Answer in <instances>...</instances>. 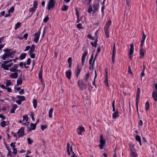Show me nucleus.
<instances>
[{
	"instance_id": "37998d69",
	"label": "nucleus",
	"mask_w": 157,
	"mask_h": 157,
	"mask_svg": "<svg viewBox=\"0 0 157 157\" xmlns=\"http://www.w3.org/2000/svg\"><path fill=\"white\" fill-rule=\"evenodd\" d=\"M23 117V121L25 120L27 123H29V122H28V118L27 116L24 115Z\"/></svg>"
},
{
	"instance_id": "5701e85b",
	"label": "nucleus",
	"mask_w": 157,
	"mask_h": 157,
	"mask_svg": "<svg viewBox=\"0 0 157 157\" xmlns=\"http://www.w3.org/2000/svg\"><path fill=\"white\" fill-rule=\"evenodd\" d=\"M100 140L99 141L100 144H105V140L104 139V137L102 135H101L100 136Z\"/></svg>"
},
{
	"instance_id": "6ab92c4d",
	"label": "nucleus",
	"mask_w": 157,
	"mask_h": 157,
	"mask_svg": "<svg viewBox=\"0 0 157 157\" xmlns=\"http://www.w3.org/2000/svg\"><path fill=\"white\" fill-rule=\"evenodd\" d=\"M131 151V156L132 157H137V155L136 154V151L135 149L132 150L130 151Z\"/></svg>"
},
{
	"instance_id": "2f4dec72",
	"label": "nucleus",
	"mask_w": 157,
	"mask_h": 157,
	"mask_svg": "<svg viewBox=\"0 0 157 157\" xmlns=\"http://www.w3.org/2000/svg\"><path fill=\"white\" fill-rule=\"evenodd\" d=\"M104 82L105 83V85L107 87L109 86V84L108 83V77H105V79L104 81Z\"/></svg>"
},
{
	"instance_id": "e2e57ef3",
	"label": "nucleus",
	"mask_w": 157,
	"mask_h": 157,
	"mask_svg": "<svg viewBox=\"0 0 157 157\" xmlns=\"http://www.w3.org/2000/svg\"><path fill=\"white\" fill-rule=\"evenodd\" d=\"M31 59L30 58L28 59L27 61V64L28 65H29L31 63Z\"/></svg>"
},
{
	"instance_id": "5fc2aeb1",
	"label": "nucleus",
	"mask_w": 157,
	"mask_h": 157,
	"mask_svg": "<svg viewBox=\"0 0 157 157\" xmlns=\"http://www.w3.org/2000/svg\"><path fill=\"white\" fill-rule=\"evenodd\" d=\"M136 140L138 142L141 140L140 137L138 135H137L136 136Z\"/></svg>"
},
{
	"instance_id": "f704fd0d",
	"label": "nucleus",
	"mask_w": 157,
	"mask_h": 157,
	"mask_svg": "<svg viewBox=\"0 0 157 157\" xmlns=\"http://www.w3.org/2000/svg\"><path fill=\"white\" fill-rule=\"evenodd\" d=\"M21 25V23L20 22H18L17 24L15 25V30H17L18 28L20 27Z\"/></svg>"
},
{
	"instance_id": "09e8293b",
	"label": "nucleus",
	"mask_w": 157,
	"mask_h": 157,
	"mask_svg": "<svg viewBox=\"0 0 157 157\" xmlns=\"http://www.w3.org/2000/svg\"><path fill=\"white\" fill-rule=\"evenodd\" d=\"M28 54L29 55L30 57L32 59H34L35 57V55L33 53H31V54L28 53Z\"/></svg>"
},
{
	"instance_id": "4468645a",
	"label": "nucleus",
	"mask_w": 157,
	"mask_h": 157,
	"mask_svg": "<svg viewBox=\"0 0 157 157\" xmlns=\"http://www.w3.org/2000/svg\"><path fill=\"white\" fill-rule=\"evenodd\" d=\"M146 37V35H145L144 33V32H143V35L142 36V39L141 41V44L140 46L141 47H143L144 45V40L145 39Z\"/></svg>"
},
{
	"instance_id": "412c9836",
	"label": "nucleus",
	"mask_w": 157,
	"mask_h": 157,
	"mask_svg": "<svg viewBox=\"0 0 157 157\" xmlns=\"http://www.w3.org/2000/svg\"><path fill=\"white\" fill-rule=\"evenodd\" d=\"M81 69L80 68H79V66L78 65L77 70H76L75 71L76 77L77 78H78L79 75V74L81 72Z\"/></svg>"
},
{
	"instance_id": "6e6d98bb",
	"label": "nucleus",
	"mask_w": 157,
	"mask_h": 157,
	"mask_svg": "<svg viewBox=\"0 0 157 157\" xmlns=\"http://www.w3.org/2000/svg\"><path fill=\"white\" fill-rule=\"evenodd\" d=\"M12 149L13 150V153L14 154V155H16L17 153V149L16 148H12Z\"/></svg>"
},
{
	"instance_id": "aec40b11",
	"label": "nucleus",
	"mask_w": 157,
	"mask_h": 157,
	"mask_svg": "<svg viewBox=\"0 0 157 157\" xmlns=\"http://www.w3.org/2000/svg\"><path fill=\"white\" fill-rule=\"evenodd\" d=\"M9 57H10V55H9L8 53H5L1 57V58L4 60H5L6 59V58H8Z\"/></svg>"
},
{
	"instance_id": "603ef678",
	"label": "nucleus",
	"mask_w": 157,
	"mask_h": 157,
	"mask_svg": "<svg viewBox=\"0 0 157 157\" xmlns=\"http://www.w3.org/2000/svg\"><path fill=\"white\" fill-rule=\"evenodd\" d=\"M14 8L13 6H12L8 10V12L10 13V12H13L14 10Z\"/></svg>"
},
{
	"instance_id": "3c124183",
	"label": "nucleus",
	"mask_w": 157,
	"mask_h": 157,
	"mask_svg": "<svg viewBox=\"0 0 157 157\" xmlns=\"http://www.w3.org/2000/svg\"><path fill=\"white\" fill-rule=\"evenodd\" d=\"M49 17L48 15H47L43 20V21L45 22H47L49 20Z\"/></svg>"
},
{
	"instance_id": "69168bd1",
	"label": "nucleus",
	"mask_w": 157,
	"mask_h": 157,
	"mask_svg": "<svg viewBox=\"0 0 157 157\" xmlns=\"http://www.w3.org/2000/svg\"><path fill=\"white\" fill-rule=\"evenodd\" d=\"M6 89L7 90V91L11 93V92H12V89H11V88H10V87L6 88Z\"/></svg>"
},
{
	"instance_id": "0e129e2a",
	"label": "nucleus",
	"mask_w": 157,
	"mask_h": 157,
	"mask_svg": "<svg viewBox=\"0 0 157 157\" xmlns=\"http://www.w3.org/2000/svg\"><path fill=\"white\" fill-rule=\"evenodd\" d=\"M16 144V142L15 143H11L10 144L11 147H12V148H15V144Z\"/></svg>"
},
{
	"instance_id": "ddd939ff",
	"label": "nucleus",
	"mask_w": 157,
	"mask_h": 157,
	"mask_svg": "<svg viewBox=\"0 0 157 157\" xmlns=\"http://www.w3.org/2000/svg\"><path fill=\"white\" fill-rule=\"evenodd\" d=\"M84 131L85 130L83 127L79 126L77 129V132L79 135H81L82 132Z\"/></svg>"
},
{
	"instance_id": "680f3d73",
	"label": "nucleus",
	"mask_w": 157,
	"mask_h": 157,
	"mask_svg": "<svg viewBox=\"0 0 157 157\" xmlns=\"http://www.w3.org/2000/svg\"><path fill=\"white\" fill-rule=\"evenodd\" d=\"M77 27L78 29H81L82 28V25L80 23L78 24V25H77Z\"/></svg>"
},
{
	"instance_id": "dca6fc26",
	"label": "nucleus",
	"mask_w": 157,
	"mask_h": 157,
	"mask_svg": "<svg viewBox=\"0 0 157 157\" xmlns=\"http://www.w3.org/2000/svg\"><path fill=\"white\" fill-rule=\"evenodd\" d=\"M93 7L94 9V12H96L98 9L99 4L96 3V4H93Z\"/></svg>"
},
{
	"instance_id": "423d86ee",
	"label": "nucleus",
	"mask_w": 157,
	"mask_h": 157,
	"mask_svg": "<svg viewBox=\"0 0 157 157\" xmlns=\"http://www.w3.org/2000/svg\"><path fill=\"white\" fill-rule=\"evenodd\" d=\"M13 65V63H11L10 64H9L7 65L4 64H2L1 67L2 68H4V70H9V68L12 66Z\"/></svg>"
},
{
	"instance_id": "a878e982",
	"label": "nucleus",
	"mask_w": 157,
	"mask_h": 157,
	"mask_svg": "<svg viewBox=\"0 0 157 157\" xmlns=\"http://www.w3.org/2000/svg\"><path fill=\"white\" fill-rule=\"evenodd\" d=\"M26 55L27 54L26 53H22L20 56V59L22 60L24 59L25 58Z\"/></svg>"
},
{
	"instance_id": "a18cd8bd",
	"label": "nucleus",
	"mask_w": 157,
	"mask_h": 157,
	"mask_svg": "<svg viewBox=\"0 0 157 157\" xmlns=\"http://www.w3.org/2000/svg\"><path fill=\"white\" fill-rule=\"evenodd\" d=\"M115 55V53H113L112 58V62L113 63V64L114 63Z\"/></svg>"
},
{
	"instance_id": "ea45409f",
	"label": "nucleus",
	"mask_w": 157,
	"mask_h": 157,
	"mask_svg": "<svg viewBox=\"0 0 157 157\" xmlns=\"http://www.w3.org/2000/svg\"><path fill=\"white\" fill-rule=\"evenodd\" d=\"M6 86H9L12 84V83L10 81V80H6Z\"/></svg>"
},
{
	"instance_id": "a19ab883",
	"label": "nucleus",
	"mask_w": 157,
	"mask_h": 157,
	"mask_svg": "<svg viewBox=\"0 0 157 157\" xmlns=\"http://www.w3.org/2000/svg\"><path fill=\"white\" fill-rule=\"evenodd\" d=\"M1 125L2 127H4L6 126V122L4 121H3L1 122Z\"/></svg>"
},
{
	"instance_id": "7c9ffc66",
	"label": "nucleus",
	"mask_w": 157,
	"mask_h": 157,
	"mask_svg": "<svg viewBox=\"0 0 157 157\" xmlns=\"http://www.w3.org/2000/svg\"><path fill=\"white\" fill-rule=\"evenodd\" d=\"M33 107L34 108H36L37 106V101L35 99H33Z\"/></svg>"
},
{
	"instance_id": "bf43d9fd",
	"label": "nucleus",
	"mask_w": 157,
	"mask_h": 157,
	"mask_svg": "<svg viewBox=\"0 0 157 157\" xmlns=\"http://www.w3.org/2000/svg\"><path fill=\"white\" fill-rule=\"evenodd\" d=\"M34 116V115L33 113V112L31 113L30 114V116L32 117V119L33 121H34L35 120Z\"/></svg>"
},
{
	"instance_id": "052dcab7",
	"label": "nucleus",
	"mask_w": 157,
	"mask_h": 157,
	"mask_svg": "<svg viewBox=\"0 0 157 157\" xmlns=\"http://www.w3.org/2000/svg\"><path fill=\"white\" fill-rule=\"evenodd\" d=\"M87 37L89 38L90 39H91L92 40H94V37H93V36L90 34H89L87 36Z\"/></svg>"
},
{
	"instance_id": "a211bd4d",
	"label": "nucleus",
	"mask_w": 157,
	"mask_h": 157,
	"mask_svg": "<svg viewBox=\"0 0 157 157\" xmlns=\"http://www.w3.org/2000/svg\"><path fill=\"white\" fill-rule=\"evenodd\" d=\"M17 106L16 104L13 105L12 108L10 109V113H15V110L17 108Z\"/></svg>"
},
{
	"instance_id": "bb28decb",
	"label": "nucleus",
	"mask_w": 157,
	"mask_h": 157,
	"mask_svg": "<svg viewBox=\"0 0 157 157\" xmlns=\"http://www.w3.org/2000/svg\"><path fill=\"white\" fill-rule=\"evenodd\" d=\"M67 62L69 64L68 67L70 68H71L72 64V58L71 57H69L68 59Z\"/></svg>"
},
{
	"instance_id": "13d9d810",
	"label": "nucleus",
	"mask_w": 157,
	"mask_h": 157,
	"mask_svg": "<svg viewBox=\"0 0 157 157\" xmlns=\"http://www.w3.org/2000/svg\"><path fill=\"white\" fill-rule=\"evenodd\" d=\"M75 11H76V14L77 16V19H78L79 17V14L78 12V9L77 8H76L75 9Z\"/></svg>"
},
{
	"instance_id": "4d7b16f0",
	"label": "nucleus",
	"mask_w": 157,
	"mask_h": 157,
	"mask_svg": "<svg viewBox=\"0 0 157 157\" xmlns=\"http://www.w3.org/2000/svg\"><path fill=\"white\" fill-rule=\"evenodd\" d=\"M92 7L90 5L89 6V8L88 10V11L89 13H90L92 11Z\"/></svg>"
},
{
	"instance_id": "72a5a7b5",
	"label": "nucleus",
	"mask_w": 157,
	"mask_h": 157,
	"mask_svg": "<svg viewBox=\"0 0 157 157\" xmlns=\"http://www.w3.org/2000/svg\"><path fill=\"white\" fill-rule=\"evenodd\" d=\"M53 109L52 108H51L50 109L49 112V117L50 118H52V114L53 113Z\"/></svg>"
},
{
	"instance_id": "58836bf2",
	"label": "nucleus",
	"mask_w": 157,
	"mask_h": 157,
	"mask_svg": "<svg viewBox=\"0 0 157 157\" xmlns=\"http://www.w3.org/2000/svg\"><path fill=\"white\" fill-rule=\"evenodd\" d=\"M36 9L34 7L30 8L29 9V11L30 12L33 13L35 11Z\"/></svg>"
},
{
	"instance_id": "79ce46f5",
	"label": "nucleus",
	"mask_w": 157,
	"mask_h": 157,
	"mask_svg": "<svg viewBox=\"0 0 157 157\" xmlns=\"http://www.w3.org/2000/svg\"><path fill=\"white\" fill-rule=\"evenodd\" d=\"M129 146L130 147V151L132 150H132L135 149L134 146L132 143H130L129 144Z\"/></svg>"
},
{
	"instance_id": "9d476101",
	"label": "nucleus",
	"mask_w": 157,
	"mask_h": 157,
	"mask_svg": "<svg viewBox=\"0 0 157 157\" xmlns=\"http://www.w3.org/2000/svg\"><path fill=\"white\" fill-rule=\"evenodd\" d=\"M87 54V51L85 52L84 53L82 54V65L83 66L84 64V62L85 59V57Z\"/></svg>"
},
{
	"instance_id": "8fccbe9b",
	"label": "nucleus",
	"mask_w": 157,
	"mask_h": 157,
	"mask_svg": "<svg viewBox=\"0 0 157 157\" xmlns=\"http://www.w3.org/2000/svg\"><path fill=\"white\" fill-rule=\"evenodd\" d=\"M93 57H94V54H92L91 55V58H90V59L89 60V64H91V63H92V60H93Z\"/></svg>"
},
{
	"instance_id": "20e7f679",
	"label": "nucleus",
	"mask_w": 157,
	"mask_h": 157,
	"mask_svg": "<svg viewBox=\"0 0 157 157\" xmlns=\"http://www.w3.org/2000/svg\"><path fill=\"white\" fill-rule=\"evenodd\" d=\"M24 128L22 127H21L20 129L18 130V131L17 132V133L18 135V136L19 137L23 136L24 135Z\"/></svg>"
},
{
	"instance_id": "473e14b6",
	"label": "nucleus",
	"mask_w": 157,
	"mask_h": 157,
	"mask_svg": "<svg viewBox=\"0 0 157 157\" xmlns=\"http://www.w3.org/2000/svg\"><path fill=\"white\" fill-rule=\"evenodd\" d=\"M145 109L146 110H147L149 108L150 105L149 102L148 101H147L145 104Z\"/></svg>"
},
{
	"instance_id": "c03bdc74",
	"label": "nucleus",
	"mask_w": 157,
	"mask_h": 157,
	"mask_svg": "<svg viewBox=\"0 0 157 157\" xmlns=\"http://www.w3.org/2000/svg\"><path fill=\"white\" fill-rule=\"evenodd\" d=\"M68 7L66 5H64L63 6V8L62 9V10L63 11H65L68 10Z\"/></svg>"
},
{
	"instance_id": "c756f323",
	"label": "nucleus",
	"mask_w": 157,
	"mask_h": 157,
	"mask_svg": "<svg viewBox=\"0 0 157 157\" xmlns=\"http://www.w3.org/2000/svg\"><path fill=\"white\" fill-rule=\"evenodd\" d=\"M97 76V74L96 73V70H95V77L94 80V82L93 83V85L95 87H96V85L95 84V79L96 78Z\"/></svg>"
},
{
	"instance_id": "4be33fe9",
	"label": "nucleus",
	"mask_w": 157,
	"mask_h": 157,
	"mask_svg": "<svg viewBox=\"0 0 157 157\" xmlns=\"http://www.w3.org/2000/svg\"><path fill=\"white\" fill-rule=\"evenodd\" d=\"M35 45L34 44H32L30 48V49L28 53H33L35 50Z\"/></svg>"
},
{
	"instance_id": "4c0bfd02",
	"label": "nucleus",
	"mask_w": 157,
	"mask_h": 157,
	"mask_svg": "<svg viewBox=\"0 0 157 157\" xmlns=\"http://www.w3.org/2000/svg\"><path fill=\"white\" fill-rule=\"evenodd\" d=\"M70 147V145L69 143H68L67 144V151L68 153V154L69 155H70V152L69 151V148Z\"/></svg>"
},
{
	"instance_id": "864d4df0",
	"label": "nucleus",
	"mask_w": 157,
	"mask_h": 157,
	"mask_svg": "<svg viewBox=\"0 0 157 157\" xmlns=\"http://www.w3.org/2000/svg\"><path fill=\"white\" fill-rule=\"evenodd\" d=\"M16 53V52L14 51H11V52H9L8 54L9 55H10V56H11L12 55Z\"/></svg>"
},
{
	"instance_id": "6e6552de",
	"label": "nucleus",
	"mask_w": 157,
	"mask_h": 157,
	"mask_svg": "<svg viewBox=\"0 0 157 157\" xmlns=\"http://www.w3.org/2000/svg\"><path fill=\"white\" fill-rule=\"evenodd\" d=\"M140 89L138 88L137 90L136 95V103H138L139 101L140 95Z\"/></svg>"
},
{
	"instance_id": "1a4fd4ad",
	"label": "nucleus",
	"mask_w": 157,
	"mask_h": 157,
	"mask_svg": "<svg viewBox=\"0 0 157 157\" xmlns=\"http://www.w3.org/2000/svg\"><path fill=\"white\" fill-rule=\"evenodd\" d=\"M152 97L155 101H157V90H154L152 94Z\"/></svg>"
},
{
	"instance_id": "de8ad7c7",
	"label": "nucleus",
	"mask_w": 157,
	"mask_h": 157,
	"mask_svg": "<svg viewBox=\"0 0 157 157\" xmlns=\"http://www.w3.org/2000/svg\"><path fill=\"white\" fill-rule=\"evenodd\" d=\"M41 129L42 131H43L44 129L47 128L48 127V126L46 125H41Z\"/></svg>"
},
{
	"instance_id": "2eb2a0df",
	"label": "nucleus",
	"mask_w": 157,
	"mask_h": 157,
	"mask_svg": "<svg viewBox=\"0 0 157 157\" xmlns=\"http://www.w3.org/2000/svg\"><path fill=\"white\" fill-rule=\"evenodd\" d=\"M112 21L111 20H109L106 22L104 29H109V26L111 24Z\"/></svg>"
},
{
	"instance_id": "f8f14e48",
	"label": "nucleus",
	"mask_w": 157,
	"mask_h": 157,
	"mask_svg": "<svg viewBox=\"0 0 157 157\" xmlns=\"http://www.w3.org/2000/svg\"><path fill=\"white\" fill-rule=\"evenodd\" d=\"M66 77L68 79L71 78V70H68L66 71L65 73Z\"/></svg>"
},
{
	"instance_id": "f03ea898",
	"label": "nucleus",
	"mask_w": 157,
	"mask_h": 157,
	"mask_svg": "<svg viewBox=\"0 0 157 157\" xmlns=\"http://www.w3.org/2000/svg\"><path fill=\"white\" fill-rule=\"evenodd\" d=\"M55 1L54 0H49L48 4V9L50 10L51 8L55 7Z\"/></svg>"
},
{
	"instance_id": "0eeeda50",
	"label": "nucleus",
	"mask_w": 157,
	"mask_h": 157,
	"mask_svg": "<svg viewBox=\"0 0 157 157\" xmlns=\"http://www.w3.org/2000/svg\"><path fill=\"white\" fill-rule=\"evenodd\" d=\"M140 58L141 59L144 57V52L145 50L143 49V47L140 46Z\"/></svg>"
},
{
	"instance_id": "f3484780",
	"label": "nucleus",
	"mask_w": 157,
	"mask_h": 157,
	"mask_svg": "<svg viewBox=\"0 0 157 157\" xmlns=\"http://www.w3.org/2000/svg\"><path fill=\"white\" fill-rule=\"evenodd\" d=\"M18 73L15 72L14 73H12L10 75V77L11 78H16L18 77Z\"/></svg>"
},
{
	"instance_id": "cd10ccee",
	"label": "nucleus",
	"mask_w": 157,
	"mask_h": 157,
	"mask_svg": "<svg viewBox=\"0 0 157 157\" xmlns=\"http://www.w3.org/2000/svg\"><path fill=\"white\" fill-rule=\"evenodd\" d=\"M36 124H33L31 123L30 124V128L32 130H34L36 129Z\"/></svg>"
},
{
	"instance_id": "39448f33",
	"label": "nucleus",
	"mask_w": 157,
	"mask_h": 157,
	"mask_svg": "<svg viewBox=\"0 0 157 157\" xmlns=\"http://www.w3.org/2000/svg\"><path fill=\"white\" fill-rule=\"evenodd\" d=\"M40 31L39 32H37L35 33L34 35L35 36V37L34 39V41L36 43H38L39 39V38L40 37Z\"/></svg>"
},
{
	"instance_id": "774afa93",
	"label": "nucleus",
	"mask_w": 157,
	"mask_h": 157,
	"mask_svg": "<svg viewBox=\"0 0 157 157\" xmlns=\"http://www.w3.org/2000/svg\"><path fill=\"white\" fill-rule=\"evenodd\" d=\"M89 75L90 74L89 72L88 71V73L86 75L85 78L88 79L89 77Z\"/></svg>"
},
{
	"instance_id": "e433bc0d",
	"label": "nucleus",
	"mask_w": 157,
	"mask_h": 157,
	"mask_svg": "<svg viewBox=\"0 0 157 157\" xmlns=\"http://www.w3.org/2000/svg\"><path fill=\"white\" fill-rule=\"evenodd\" d=\"M104 31L106 37L109 38V35L108 29H104Z\"/></svg>"
},
{
	"instance_id": "338daca9",
	"label": "nucleus",
	"mask_w": 157,
	"mask_h": 157,
	"mask_svg": "<svg viewBox=\"0 0 157 157\" xmlns=\"http://www.w3.org/2000/svg\"><path fill=\"white\" fill-rule=\"evenodd\" d=\"M16 102L18 105H20L21 104V101L19 99L16 101Z\"/></svg>"
},
{
	"instance_id": "7ed1b4c3",
	"label": "nucleus",
	"mask_w": 157,
	"mask_h": 157,
	"mask_svg": "<svg viewBox=\"0 0 157 157\" xmlns=\"http://www.w3.org/2000/svg\"><path fill=\"white\" fill-rule=\"evenodd\" d=\"M130 49L129 51V59H130V60H132V56H131L133 53L134 51V44L133 43H131L130 44Z\"/></svg>"
},
{
	"instance_id": "b1692460",
	"label": "nucleus",
	"mask_w": 157,
	"mask_h": 157,
	"mask_svg": "<svg viewBox=\"0 0 157 157\" xmlns=\"http://www.w3.org/2000/svg\"><path fill=\"white\" fill-rule=\"evenodd\" d=\"M22 80L21 78H18L17 80V86H18L19 85H21L22 83Z\"/></svg>"
},
{
	"instance_id": "49530a36",
	"label": "nucleus",
	"mask_w": 157,
	"mask_h": 157,
	"mask_svg": "<svg viewBox=\"0 0 157 157\" xmlns=\"http://www.w3.org/2000/svg\"><path fill=\"white\" fill-rule=\"evenodd\" d=\"M27 140L28 141V143L30 144H31L33 142V140H31L30 138H28L27 139Z\"/></svg>"
},
{
	"instance_id": "c85d7f7f",
	"label": "nucleus",
	"mask_w": 157,
	"mask_h": 157,
	"mask_svg": "<svg viewBox=\"0 0 157 157\" xmlns=\"http://www.w3.org/2000/svg\"><path fill=\"white\" fill-rule=\"evenodd\" d=\"M17 98L21 101H23L25 100V98L24 96L17 95Z\"/></svg>"
},
{
	"instance_id": "f257e3e1",
	"label": "nucleus",
	"mask_w": 157,
	"mask_h": 157,
	"mask_svg": "<svg viewBox=\"0 0 157 157\" xmlns=\"http://www.w3.org/2000/svg\"><path fill=\"white\" fill-rule=\"evenodd\" d=\"M78 84L80 90H85L87 88V85L83 80H78Z\"/></svg>"
},
{
	"instance_id": "c9c22d12",
	"label": "nucleus",
	"mask_w": 157,
	"mask_h": 157,
	"mask_svg": "<svg viewBox=\"0 0 157 157\" xmlns=\"http://www.w3.org/2000/svg\"><path fill=\"white\" fill-rule=\"evenodd\" d=\"M38 2L36 1H35L33 2V6L34 7H35L36 9L37 8Z\"/></svg>"
},
{
	"instance_id": "9b49d317",
	"label": "nucleus",
	"mask_w": 157,
	"mask_h": 157,
	"mask_svg": "<svg viewBox=\"0 0 157 157\" xmlns=\"http://www.w3.org/2000/svg\"><path fill=\"white\" fill-rule=\"evenodd\" d=\"M18 67V64H15L13 67L10 68V70L12 72H16L17 69V68Z\"/></svg>"
},
{
	"instance_id": "393cba45",
	"label": "nucleus",
	"mask_w": 157,
	"mask_h": 157,
	"mask_svg": "<svg viewBox=\"0 0 157 157\" xmlns=\"http://www.w3.org/2000/svg\"><path fill=\"white\" fill-rule=\"evenodd\" d=\"M119 116L118 112L117 111L115 112L113 114V119H115Z\"/></svg>"
}]
</instances>
